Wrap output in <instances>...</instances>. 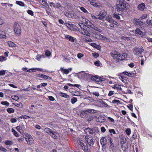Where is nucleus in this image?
Returning <instances> with one entry per match:
<instances>
[{
  "label": "nucleus",
  "mask_w": 152,
  "mask_h": 152,
  "mask_svg": "<svg viewBox=\"0 0 152 152\" xmlns=\"http://www.w3.org/2000/svg\"><path fill=\"white\" fill-rule=\"evenodd\" d=\"M56 8L59 9L60 7H62L61 5V4L59 3H58L56 4Z\"/></svg>",
  "instance_id": "49"
},
{
  "label": "nucleus",
  "mask_w": 152,
  "mask_h": 152,
  "mask_svg": "<svg viewBox=\"0 0 152 152\" xmlns=\"http://www.w3.org/2000/svg\"><path fill=\"white\" fill-rule=\"evenodd\" d=\"M35 69H28L27 71V72H35L34 70H35Z\"/></svg>",
  "instance_id": "58"
},
{
  "label": "nucleus",
  "mask_w": 152,
  "mask_h": 152,
  "mask_svg": "<svg viewBox=\"0 0 152 152\" xmlns=\"http://www.w3.org/2000/svg\"><path fill=\"white\" fill-rule=\"evenodd\" d=\"M25 140L28 144L31 145L33 144L34 140L30 134H28L25 137Z\"/></svg>",
  "instance_id": "6"
},
{
  "label": "nucleus",
  "mask_w": 152,
  "mask_h": 152,
  "mask_svg": "<svg viewBox=\"0 0 152 152\" xmlns=\"http://www.w3.org/2000/svg\"><path fill=\"white\" fill-rule=\"evenodd\" d=\"M131 130L130 129L128 128L126 130V134L128 135H129L131 133Z\"/></svg>",
  "instance_id": "43"
},
{
  "label": "nucleus",
  "mask_w": 152,
  "mask_h": 152,
  "mask_svg": "<svg viewBox=\"0 0 152 152\" xmlns=\"http://www.w3.org/2000/svg\"><path fill=\"white\" fill-rule=\"evenodd\" d=\"M128 65L131 68H132V67H133L134 66V64L132 62L130 64H128Z\"/></svg>",
  "instance_id": "60"
},
{
  "label": "nucleus",
  "mask_w": 152,
  "mask_h": 152,
  "mask_svg": "<svg viewBox=\"0 0 152 152\" xmlns=\"http://www.w3.org/2000/svg\"><path fill=\"white\" fill-rule=\"evenodd\" d=\"M86 139L87 143L90 146L92 145H94L93 140L92 137L89 136H86Z\"/></svg>",
  "instance_id": "11"
},
{
  "label": "nucleus",
  "mask_w": 152,
  "mask_h": 152,
  "mask_svg": "<svg viewBox=\"0 0 152 152\" xmlns=\"http://www.w3.org/2000/svg\"><path fill=\"white\" fill-rule=\"evenodd\" d=\"M134 22L135 25H140L142 23V21H140L139 19H134Z\"/></svg>",
  "instance_id": "17"
},
{
  "label": "nucleus",
  "mask_w": 152,
  "mask_h": 152,
  "mask_svg": "<svg viewBox=\"0 0 152 152\" xmlns=\"http://www.w3.org/2000/svg\"><path fill=\"white\" fill-rule=\"evenodd\" d=\"M6 37L5 33L4 31H0V38H5Z\"/></svg>",
  "instance_id": "24"
},
{
  "label": "nucleus",
  "mask_w": 152,
  "mask_h": 152,
  "mask_svg": "<svg viewBox=\"0 0 152 152\" xmlns=\"http://www.w3.org/2000/svg\"><path fill=\"white\" fill-rule=\"evenodd\" d=\"M45 54L46 56H49L50 55L51 53L49 51L47 50H46V51L45 52Z\"/></svg>",
  "instance_id": "44"
},
{
  "label": "nucleus",
  "mask_w": 152,
  "mask_h": 152,
  "mask_svg": "<svg viewBox=\"0 0 152 152\" xmlns=\"http://www.w3.org/2000/svg\"><path fill=\"white\" fill-rule=\"evenodd\" d=\"M43 78H45L46 79H51V77L48 76L47 75H43Z\"/></svg>",
  "instance_id": "55"
},
{
  "label": "nucleus",
  "mask_w": 152,
  "mask_h": 152,
  "mask_svg": "<svg viewBox=\"0 0 152 152\" xmlns=\"http://www.w3.org/2000/svg\"><path fill=\"white\" fill-rule=\"evenodd\" d=\"M105 20L110 23H114V20L112 19V16L110 15H107L106 17Z\"/></svg>",
  "instance_id": "16"
},
{
  "label": "nucleus",
  "mask_w": 152,
  "mask_h": 152,
  "mask_svg": "<svg viewBox=\"0 0 152 152\" xmlns=\"http://www.w3.org/2000/svg\"><path fill=\"white\" fill-rule=\"evenodd\" d=\"M6 73L5 70H2L0 71V76H3Z\"/></svg>",
  "instance_id": "47"
},
{
  "label": "nucleus",
  "mask_w": 152,
  "mask_h": 152,
  "mask_svg": "<svg viewBox=\"0 0 152 152\" xmlns=\"http://www.w3.org/2000/svg\"><path fill=\"white\" fill-rule=\"evenodd\" d=\"M8 44L10 47H13L15 46V44L12 42L9 41L8 42Z\"/></svg>",
  "instance_id": "33"
},
{
  "label": "nucleus",
  "mask_w": 152,
  "mask_h": 152,
  "mask_svg": "<svg viewBox=\"0 0 152 152\" xmlns=\"http://www.w3.org/2000/svg\"><path fill=\"white\" fill-rule=\"evenodd\" d=\"M108 140H109L110 141V147L111 148H113L114 147V145L112 143L113 140L110 137H107Z\"/></svg>",
  "instance_id": "28"
},
{
  "label": "nucleus",
  "mask_w": 152,
  "mask_h": 152,
  "mask_svg": "<svg viewBox=\"0 0 152 152\" xmlns=\"http://www.w3.org/2000/svg\"><path fill=\"white\" fill-rule=\"evenodd\" d=\"M27 12L29 14L33 16L34 15V12L31 10H28L27 11Z\"/></svg>",
  "instance_id": "52"
},
{
  "label": "nucleus",
  "mask_w": 152,
  "mask_h": 152,
  "mask_svg": "<svg viewBox=\"0 0 152 152\" xmlns=\"http://www.w3.org/2000/svg\"><path fill=\"white\" fill-rule=\"evenodd\" d=\"M80 9L81 11H82L83 12H84L85 13H86L87 12V11L83 7H81L80 8Z\"/></svg>",
  "instance_id": "59"
},
{
  "label": "nucleus",
  "mask_w": 152,
  "mask_h": 152,
  "mask_svg": "<svg viewBox=\"0 0 152 152\" xmlns=\"http://www.w3.org/2000/svg\"><path fill=\"white\" fill-rule=\"evenodd\" d=\"M119 15L118 14H116V13H114L113 17L116 18V19L119 20L120 19V17L118 15Z\"/></svg>",
  "instance_id": "39"
},
{
  "label": "nucleus",
  "mask_w": 152,
  "mask_h": 152,
  "mask_svg": "<svg viewBox=\"0 0 152 152\" xmlns=\"http://www.w3.org/2000/svg\"><path fill=\"white\" fill-rule=\"evenodd\" d=\"M85 111L86 112H88L89 113H96L97 112V111L96 110L92 109H87V110H85Z\"/></svg>",
  "instance_id": "20"
},
{
  "label": "nucleus",
  "mask_w": 152,
  "mask_h": 152,
  "mask_svg": "<svg viewBox=\"0 0 152 152\" xmlns=\"http://www.w3.org/2000/svg\"><path fill=\"white\" fill-rule=\"evenodd\" d=\"M92 36L94 38L97 39L104 40L106 39L103 36L99 34H97L96 32H93Z\"/></svg>",
  "instance_id": "7"
},
{
  "label": "nucleus",
  "mask_w": 152,
  "mask_h": 152,
  "mask_svg": "<svg viewBox=\"0 0 152 152\" xmlns=\"http://www.w3.org/2000/svg\"><path fill=\"white\" fill-rule=\"evenodd\" d=\"M53 130L48 128H46L44 129L45 132L48 133L49 135L51 133Z\"/></svg>",
  "instance_id": "25"
},
{
  "label": "nucleus",
  "mask_w": 152,
  "mask_h": 152,
  "mask_svg": "<svg viewBox=\"0 0 152 152\" xmlns=\"http://www.w3.org/2000/svg\"><path fill=\"white\" fill-rule=\"evenodd\" d=\"M128 56V53H123V55H122V59L123 60H124L125 59L127 58V56Z\"/></svg>",
  "instance_id": "36"
},
{
  "label": "nucleus",
  "mask_w": 152,
  "mask_h": 152,
  "mask_svg": "<svg viewBox=\"0 0 152 152\" xmlns=\"http://www.w3.org/2000/svg\"><path fill=\"white\" fill-rule=\"evenodd\" d=\"M147 15L146 14H144L142 15V16L140 17L141 20H142L143 19L145 18H147Z\"/></svg>",
  "instance_id": "64"
},
{
  "label": "nucleus",
  "mask_w": 152,
  "mask_h": 152,
  "mask_svg": "<svg viewBox=\"0 0 152 152\" xmlns=\"http://www.w3.org/2000/svg\"><path fill=\"white\" fill-rule=\"evenodd\" d=\"M84 55L80 53H79L77 54V56L79 59H80L82 57H83Z\"/></svg>",
  "instance_id": "40"
},
{
  "label": "nucleus",
  "mask_w": 152,
  "mask_h": 152,
  "mask_svg": "<svg viewBox=\"0 0 152 152\" xmlns=\"http://www.w3.org/2000/svg\"><path fill=\"white\" fill-rule=\"evenodd\" d=\"M144 50V49L142 47H141L140 48H136L134 50V53L135 55L136 56H139L140 54H141L142 52Z\"/></svg>",
  "instance_id": "8"
},
{
  "label": "nucleus",
  "mask_w": 152,
  "mask_h": 152,
  "mask_svg": "<svg viewBox=\"0 0 152 152\" xmlns=\"http://www.w3.org/2000/svg\"><path fill=\"white\" fill-rule=\"evenodd\" d=\"M16 3L20 6H24V3L22 2V1H17L16 2Z\"/></svg>",
  "instance_id": "31"
},
{
  "label": "nucleus",
  "mask_w": 152,
  "mask_h": 152,
  "mask_svg": "<svg viewBox=\"0 0 152 152\" xmlns=\"http://www.w3.org/2000/svg\"><path fill=\"white\" fill-rule=\"evenodd\" d=\"M86 112L85 111V110L83 111L80 114V116L83 118H85L87 115Z\"/></svg>",
  "instance_id": "30"
},
{
  "label": "nucleus",
  "mask_w": 152,
  "mask_h": 152,
  "mask_svg": "<svg viewBox=\"0 0 152 152\" xmlns=\"http://www.w3.org/2000/svg\"><path fill=\"white\" fill-rule=\"evenodd\" d=\"M112 103H116L117 104H119L120 103V102L119 100H114L112 101Z\"/></svg>",
  "instance_id": "51"
},
{
  "label": "nucleus",
  "mask_w": 152,
  "mask_h": 152,
  "mask_svg": "<svg viewBox=\"0 0 152 152\" xmlns=\"http://www.w3.org/2000/svg\"><path fill=\"white\" fill-rule=\"evenodd\" d=\"M107 142V139L105 137H102L100 139V143L103 146H105Z\"/></svg>",
  "instance_id": "14"
},
{
  "label": "nucleus",
  "mask_w": 152,
  "mask_h": 152,
  "mask_svg": "<svg viewBox=\"0 0 152 152\" xmlns=\"http://www.w3.org/2000/svg\"><path fill=\"white\" fill-rule=\"evenodd\" d=\"M111 56L113 59L118 62H120L123 60L122 55L116 50H113L110 53Z\"/></svg>",
  "instance_id": "1"
},
{
  "label": "nucleus",
  "mask_w": 152,
  "mask_h": 152,
  "mask_svg": "<svg viewBox=\"0 0 152 152\" xmlns=\"http://www.w3.org/2000/svg\"><path fill=\"white\" fill-rule=\"evenodd\" d=\"M127 76L130 77H133L135 76L134 73H129L128 72Z\"/></svg>",
  "instance_id": "50"
},
{
  "label": "nucleus",
  "mask_w": 152,
  "mask_h": 152,
  "mask_svg": "<svg viewBox=\"0 0 152 152\" xmlns=\"http://www.w3.org/2000/svg\"><path fill=\"white\" fill-rule=\"evenodd\" d=\"M15 106L16 107L21 108L23 107V105L21 102L15 104Z\"/></svg>",
  "instance_id": "37"
},
{
  "label": "nucleus",
  "mask_w": 152,
  "mask_h": 152,
  "mask_svg": "<svg viewBox=\"0 0 152 152\" xmlns=\"http://www.w3.org/2000/svg\"><path fill=\"white\" fill-rule=\"evenodd\" d=\"M44 57V56L43 55H40L39 54H38L36 57L38 61H40L41 58Z\"/></svg>",
  "instance_id": "32"
},
{
  "label": "nucleus",
  "mask_w": 152,
  "mask_h": 152,
  "mask_svg": "<svg viewBox=\"0 0 152 152\" xmlns=\"http://www.w3.org/2000/svg\"><path fill=\"white\" fill-rule=\"evenodd\" d=\"M79 26L81 28L80 29H82L83 28H84V26H86L84 25L83 23H79L78 24Z\"/></svg>",
  "instance_id": "53"
},
{
  "label": "nucleus",
  "mask_w": 152,
  "mask_h": 152,
  "mask_svg": "<svg viewBox=\"0 0 152 152\" xmlns=\"http://www.w3.org/2000/svg\"><path fill=\"white\" fill-rule=\"evenodd\" d=\"M107 14V12L105 11L102 10L101 12L99 15H97L96 16L92 15L91 17L92 19H99L102 20L104 18Z\"/></svg>",
  "instance_id": "3"
},
{
  "label": "nucleus",
  "mask_w": 152,
  "mask_h": 152,
  "mask_svg": "<svg viewBox=\"0 0 152 152\" xmlns=\"http://www.w3.org/2000/svg\"><path fill=\"white\" fill-rule=\"evenodd\" d=\"M92 55L93 56H94L95 58H96L99 56L98 54L96 53H93Z\"/></svg>",
  "instance_id": "62"
},
{
  "label": "nucleus",
  "mask_w": 152,
  "mask_h": 152,
  "mask_svg": "<svg viewBox=\"0 0 152 152\" xmlns=\"http://www.w3.org/2000/svg\"><path fill=\"white\" fill-rule=\"evenodd\" d=\"M66 39H69V40L71 42H74L75 39L74 38L68 35H66L65 36Z\"/></svg>",
  "instance_id": "19"
},
{
  "label": "nucleus",
  "mask_w": 152,
  "mask_h": 152,
  "mask_svg": "<svg viewBox=\"0 0 152 152\" xmlns=\"http://www.w3.org/2000/svg\"><path fill=\"white\" fill-rule=\"evenodd\" d=\"M14 31L16 36H20L21 34V28L20 26L15 23L14 25Z\"/></svg>",
  "instance_id": "4"
},
{
  "label": "nucleus",
  "mask_w": 152,
  "mask_h": 152,
  "mask_svg": "<svg viewBox=\"0 0 152 152\" xmlns=\"http://www.w3.org/2000/svg\"><path fill=\"white\" fill-rule=\"evenodd\" d=\"M77 99L76 97H73L71 99V102L72 104H74L77 101Z\"/></svg>",
  "instance_id": "35"
},
{
  "label": "nucleus",
  "mask_w": 152,
  "mask_h": 152,
  "mask_svg": "<svg viewBox=\"0 0 152 152\" xmlns=\"http://www.w3.org/2000/svg\"><path fill=\"white\" fill-rule=\"evenodd\" d=\"M104 80V78H101L99 77L98 76V77L97 78V80L96 82H101L102 81Z\"/></svg>",
  "instance_id": "38"
},
{
  "label": "nucleus",
  "mask_w": 152,
  "mask_h": 152,
  "mask_svg": "<svg viewBox=\"0 0 152 152\" xmlns=\"http://www.w3.org/2000/svg\"><path fill=\"white\" fill-rule=\"evenodd\" d=\"M60 70L63 72L65 74H68L69 72V71L68 69H64V68L61 67L60 69Z\"/></svg>",
  "instance_id": "21"
},
{
  "label": "nucleus",
  "mask_w": 152,
  "mask_h": 152,
  "mask_svg": "<svg viewBox=\"0 0 152 152\" xmlns=\"http://www.w3.org/2000/svg\"><path fill=\"white\" fill-rule=\"evenodd\" d=\"M91 146L87 144L86 145H85L82 147V149L83 150L84 152H90V150L91 148Z\"/></svg>",
  "instance_id": "13"
},
{
  "label": "nucleus",
  "mask_w": 152,
  "mask_h": 152,
  "mask_svg": "<svg viewBox=\"0 0 152 152\" xmlns=\"http://www.w3.org/2000/svg\"><path fill=\"white\" fill-rule=\"evenodd\" d=\"M12 132H13L14 135L15 136L17 137H19V135L18 133L16 131H15L13 128H12Z\"/></svg>",
  "instance_id": "34"
},
{
  "label": "nucleus",
  "mask_w": 152,
  "mask_h": 152,
  "mask_svg": "<svg viewBox=\"0 0 152 152\" xmlns=\"http://www.w3.org/2000/svg\"><path fill=\"white\" fill-rule=\"evenodd\" d=\"M59 94L60 96L66 98H69V96L66 94L62 92H60Z\"/></svg>",
  "instance_id": "23"
},
{
  "label": "nucleus",
  "mask_w": 152,
  "mask_h": 152,
  "mask_svg": "<svg viewBox=\"0 0 152 152\" xmlns=\"http://www.w3.org/2000/svg\"><path fill=\"white\" fill-rule=\"evenodd\" d=\"M12 98L13 99L15 100H17L19 99L18 97L17 96H12Z\"/></svg>",
  "instance_id": "56"
},
{
  "label": "nucleus",
  "mask_w": 152,
  "mask_h": 152,
  "mask_svg": "<svg viewBox=\"0 0 152 152\" xmlns=\"http://www.w3.org/2000/svg\"><path fill=\"white\" fill-rule=\"evenodd\" d=\"M117 7L123 10H126L128 8V4L125 1L121 0L118 1L116 3Z\"/></svg>",
  "instance_id": "2"
},
{
  "label": "nucleus",
  "mask_w": 152,
  "mask_h": 152,
  "mask_svg": "<svg viewBox=\"0 0 152 152\" xmlns=\"http://www.w3.org/2000/svg\"><path fill=\"white\" fill-rule=\"evenodd\" d=\"M21 119H28L30 118V117L28 116L24 115L21 116L20 117Z\"/></svg>",
  "instance_id": "46"
},
{
  "label": "nucleus",
  "mask_w": 152,
  "mask_h": 152,
  "mask_svg": "<svg viewBox=\"0 0 152 152\" xmlns=\"http://www.w3.org/2000/svg\"><path fill=\"white\" fill-rule=\"evenodd\" d=\"M92 28L99 32H101L102 31V30L99 28L95 26H94Z\"/></svg>",
  "instance_id": "42"
},
{
  "label": "nucleus",
  "mask_w": 152,
  "mask_h": 152,
  "mask_svg": "<svg viewBox=\"0 0 152 152\" xmlns=\"http://www.w3.org/2000/svg\"><path fill=\"white\" fill-rule=\"evenodd\" d=\"M53 138L57 139L60 137V135L59 134L53 131L50 135Z\"/></svg>",
  "instance_id": "10"
},
{
  "label": "nucleus",
  "mask_w": 152,
  "mask_h": 152,
  "mask_svg": "<svg viewBox=\"0 0 152 152\" xmlns=\"http://www.w3.org/2000/svg\"><path fill=\"white\" fill-rule=\"evenodd\" d=\"M0 150L3 151V152H6L7 150L4 148L2 146L0 147Z\"/></svg>",
  "instance_id": "57"
},
{
  "label": "nucleus",
  "mask_w": 152,
  "mask_h": 152,
  "mask_svg": "<svg viewBox=\"0 0 152 152\" xmlns=\"http://www.w3.org/2000/svg\"><path fill=\"white\" fill-rule=\"evenodd\" d=\"M66 26L71 31H74L76 29V26L74 24H70L69 23L66 24Z\"/></svg>",
  "instance_id": "12"
},
{
  "label": "nucleus",
  "mask_w": 152,
  "mask_h": 152,
  "mask_svg": "<svg viewBox=\"0 0 152 152\" xmlns=\"http://www.w3.org/2000/svg\"><path fill=\"white\" fill-rule=\"evenodd\" d=\"M96 121L100 123H103L104 122V118L103 117H100L97 119Z\"/></svg>",
  "instance_id": "22"
},
{
  "label": "nucleus",
  "mask_w": 152,
  "mask_h": 152,
  "mask_svg": "<svg viewBox=\"0 0 152 152\" xmlns=\"http://www.w3.org/2000/svg\"><path fill=\"white\" fill-rule=\"evenodd\" d=\"M87 20V21H86L85 20V21L87 25L88 26H90L91 28H92L95 26L93 24L91 23L88 20Z\"/></svg>",
  "instance_id": "27"
},
{
  "label": "nucleus",
  "mask_w": 152,
  "mask_h": 152,
  "mask_svg": "<svg viewBox=\"0 0 152 152\" xmlns=\"http://www.w3.org/2000/svg\"><path fill=\"white\" fill-rule=\"evenodd\" d=\"M146 22L149 25H152V21L151 20L147 19L146 20Z\"/></svg>",
  "instance_id": "45"
},
{
  "label": "nucleus",
  "mask_w": 152,
  "mask_h": 152,
  "mask_svg": "<svg viewBox=\"0 0 152 152\" xmlns=\"http://www.w3.org/2000/svg\"><path fill=\"white\" fill-rule=\"evenodd\" d=\"M135 33L137 34L141 35L143 34V32L139 28H137L135 30Z\"/></svg>",
  "instance_id": "29"
},
{
  "label": "nucleus",
  "mask_w": 152,
  "mask_h": 152,
  "mask_svg": "<svg viewBox=\"0 0 152 152\" xmlns=\"http://www.w3.org/2000/svg\"><path fill=\"white\" fill-rule=\"evenodd\" d=\"M145 5L144 3H142L138 6V8L141 11H143L145 8Z\"/></svg>",
  "instance_id": "18"
},
{
  "label": "nucleus",
  "mask_w": 152,
  "mask_h": 152,
  "mask_svg": "<svg viewBox=\"0 0 152 152\" xmlns=\"http://www.w3.org/2000/svg\"><path fill=\"white\" fill-rule=\"evenodd\" d=\"M114 91H109L108 95L109 96H111L114 94Z\"/></svg>",
  "instance_id": "63"
},
{
  "label": "nucleus",
  "mask_w": 152,
  "mask_h": 152,
  "mask_svg": "<svg viewBox=\"0 0 152 152\" xmlns=\"http://www.w3.org/2000/svg\"><path fill=\"white\" fill-rule=\"evenodd\" d=\"M123 10H122L121 9H119L118 7H117L115 9V12L114 13H116L119 15H121L122 14Z\"/></svg>",
  "instance_id": "15"
},
{
  "label": "nucleus",
  "mask_w": 152,
  "mask_h": 152,
  "mask_svg": "<svg viewBox=\"0 0 152 152\" xmlns=\"http://www.w3.org/2000/svg\"><path fill=\"white\" fill-rule=\"evenodd\" d=\"M79 30L83 34L88 36H90V28L86 26H84L82 29H80Z\"/></svg>",
  "instance_id": "5"
},
{
  "label": "nucleus",
  "mask_w": 152,
  "mask_h": 152,
  "mask_svg": "<svg viewBox=\"0 0 152 152\" xmlns=\"http://www.w3.org/2000/svg\"><path fill=\"white\" fill-rule=\"evenodd\" d=\"M41 4L43 5L44 7H43V8H45V7H48V4L46 2L45 0H43L42 1V2L41 3Z\"/></svg>",
  "instance_id": "26"
},
{
  "label": "nucleus",
  "mask_w": 152,
  "mask_h": 152,
  "mask_svg": "<svg viewBox=\"0 0 152 152\" xmlns=\"http://www.w3.org/2000/svg\"><path fill=\"white\" fill-rule=\"evenodd\" d=\"M10 121L12 123H14L16 122L17 121L15 118H12L10 119Z\"/></svg>",
  "instance_id": "54"
},
{
  "label": "nucleus",
  "mask_w": 152,
  "mask_h": 152,
  "mask_svg": "<svg viewBox=\"0 0 152 152\" xmlns=\"http://www.w3.org/2000/svg\"><path fill=\"white\" fill-rule=\"evenodd\" d=\"M94 64L97 66H99L100 65V62L99 61H96L94 62Z\"/></svg>",
  "instance_id": "61"
},
{
  "label": "nucleus",
  "mask_w": 152,
  "mask_h": 152,
  "mask_svg": "<svg viewBox=\"0 0 152 152\" xmlns=\"http://www.w3.org/2000/svg\"><path fill=\"white\" fill-rule=\"evenodd\" d=\"M1 104H2L6 106H9L10 104L7 101L2 102Z\"/></svg>",
  "instance_id": "48"
},
{
  "label": "nucleus",
  "mask_w": 152,
  "mask_h": 152,
  "mask_svg": "<svg viewBox=\"0 0 152 152\" xmlns=\"http://www.w3.org/2000/svg\"><path fill=\"white\" fill-rule=\"evenodd\" d=\"M7 111L9 113H12L14 112V110L12 108H9L7 110Z\"/></svg>",
  "instance_id": "41"
},
{
  "label": "nucleus",
  "mask_w": 152,
  "mask_h": 152,
  "mask_svg": "<svg viewBox=\"0 0 152 152\" xmlns=\"http://www.w3.org/2000/svg\"><path fill=\"white\" fill-rule=\"evenodd\" d=\"M26 129L25 126L23 124H20L16 127V129L20 133L24 131Z\"/></svg>",
  "instance_id": "9"
}]
</instances>
